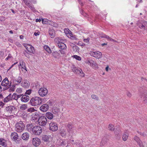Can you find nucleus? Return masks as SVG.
Masks as SVG:
<instances>
[{"label": "nucleus", "instance_id": "obj_1", "mask_svg": "<svg viewBox=\"0 0 147 147\" xmlns=\"http://www.w3.org/2000/svg\"><path fill=\"white\" fill-rule=\"evenodd\" d=\"M42 102L41 98L38 97H32L30 100V104L33 106H37L41 104Z\"/></svg>", "mask_w": 147, "mask_h": 147}, {"label": "nucleus", "instance_id": "obj_2", "mask_svg": "<svg viewBox=\"0 0 147 147\" xmlns=\"http://www.w3.org/2000/svg\"><path fill=\"white\" fill-rule=\"evenodd\" d=\"M11 85V82L9 81L7 78H5L2 82L1 83V85L4 86L3 88V89L4 90H7L9 88Z\"/></svg>", "mask_w": 147, "mask_h": 147}, {"label": "nucleus", "instance_id": "obj_3", "mask_svg": "<svg viewBox=\"0 0 147 147\" xmlns=\"http://www.w3.org/2000/svg\"><path fill=\"white\" fill-rule=\"evenodd\" d=\"M15 126L16 130L18 132H22L24 129V125L22 121L17 123L16 124Z\"/></svg>", "mask_w": 147, "mask_h": 147}, {"label": "nucleus", "instance_id": "obj_4", "mask_svg": "<svg viewBox=\"0 0 147 147\" xmlns=\"http://www.w3.org/2000/svg\"><path fill=\"white\" fill-rule=\"evenodd\" d=\"M49 130L52 131H56L58 129L57 124L54 122H51L49 123Z\"/></svg>", "mask_w": 147, "mask_h": 147}, {"label": "nucleus", "instance_id": "obj_5", "mask_svg": "<svg viewBox=\"0 0 147 147\" xmlns=\"http://www.w3.org/2000/svg\"><path fill=\"white\" fill-rule=\"evenodd\" d=\"M38 121L39 125L44 126L46 125L47 120L46 117L42 116L39 117Z\"/></svg>", "mask_w": 147, "mask_h": 147}, {"label": "nucleus", "instance_id": "obj_6", "mask_svg": "<svg viewBox=\"0 0 147 147\" xmlns=\"http://www.w3.org/2000/svg\"><path fill=\"white\" fill-rule=\"evenodd\" d=\"M42 131V129L40 126H35L33 127L32 128V132L35 135H40Z\"/></svg>", "mask_w": 147, "mask_h": 147}, {"label": "nucleus", "instance_id": "obj_7", "mask_svg": "<svg viewBox=\"0 0 147 147\" xmlns=\"http://www.w3.org/2000/svg\"><path fill=\"white\" fill-rule=\"evenodd\" d=\"M55 41L57 43L59 48L62 49H65L66 48V45L63 43L61 42V40L58 38H55Z\"/></svg>", "mask_w": 147, "mask_h": 147}, {"label": "nucleus", "instance_id": "obj_8", "mask_svg": "<svg viewBox=\"0 0 147 147\" xmlns=\"http://www.w3.org/2000/svg\"><path fill=\"white\" fill-rule=\"evenodd\" d=\"M72 70L74 73L80 75L81 77H84V74L82 70L80 68H76V67H74L72 69Z\"/></svg>", "mask_w": 147, "mask_h": 147}, {"label": "nucleus", "instance_id": "obj_9", "mask_svg": "<svg viewBox=\"0 0 147 147\" xmlns=\"http://www.w3.org/2000/svg\"><path fill=\"white\" fill-rule=\"evenodd\" d=\"M39 94L41 96H44L47 94L48 92V90L45 88H40L38 91Z\"/></svg>", "mask_w": 147, "mask_h": 147}, {"label": "nucleus", "instance_id": "obj_10", "mask_svg": "<svg viewBox=\"0 0 147 147\" xmlns=\"http://www.w3.org/2000/svg\"><path fill=\"white\" fill-rule=\"evenodd\" d=\"M90 54L91 56H92L96 58L99 59L102 57V53L99 51L97 52H91Z\"/></svg>", "mask_w": 147, "mask_h": 147}, {"label": "nucleus", "instance_id": "obj_11", "mask_svg": "<svg viewBox=\"0 0 147 147\" xmlns=\"http://www.w3.org/2000/svg\"><path fill=\"white\" fill-rule=\"evenodd\" d=\"M49 109V105L47 104H45L41 105L40 108V110L43 112L47 111Z\"/></svg>", "mask_w": 147, "mask_h": 147}, {"label": "nucleus", "instance_id": "obj_12", "mask_svg": "<svg viewBox=\"0 0 147 147\" xmlns=\"http://www.w3.org/2000/svg\"><path fill=\"white\" fill-rule=\"evenodd\" d=\"M40 140L38 138L33 139L32 144L35 146H38L40 144Z\"/></svg>", "mask_w": 147, "mask_h": 147}, {"label": "nucleus", "instance_id": "obj_13", "mask_svg": "<svg viewBox=\"0 0 147 147\" xmlns=\"http://www.w3.org/2000/svg\"><path fill=\"white\" fill-rule=\"evenodd\" d=\"M26 48L27 51L30 53L34 54L35 51L34 47L31 45H27L26 46Z\"/></svg>", "mask_w": 147, "mask_h": 147}, {"label": "nucleus", "instance_id": "obj_14", "mask_svg": "<svg viewBox=\"0 0 147 147\" xmlns=\"http://www.w3.org/2000/svg\"><path fill=\"white\" fill-rule=\"evenodd\" d=\"M26 80H24L21 83L22 86L24 88H28L30 86V84Z\"/></svg>", "mask_w": 147, "mask_h": 147}, {"label": "nucleus", "instance_id": "obj_15", "mask_svg": "<svg viewBox=\"0 0 147 147\" xmlns=\"http://www.w3.org/2000/svg\"><path fill=\"white\" fill-rule=\"evenodd\" d=\"M29 99V97L26 95H23L21 98V101L24 102H27Z\"/></svg>", "mask_w": 147, "mask_h": 147}, {"label": "nucleus", "instance_id": "obj_16", "mask_svg": "<svg viewBox=\"0 0 147 147\" xmlns=\"http://www.w3.org/2000/svg\"><path fill=\"white\" fill-rule=\"evenodd\" d=\"M11 137L12 140L15 141L17 140L18 139V136L17 133L14 132L11 133Z\"/></svg>", "mask_w": 147, "mask_h": 147}, {"label": "nucleus", "instance_id": "obj_17", "mask_svg": "<svg viewBox=\"0 0 147 147\" xmlns=\"http://www.w3.org/2000/svg\"><path fill=\"white\" fill-rule=\"evenodd\" d=\"M11 100H12L11 94H10L8 96L4 98L3 101L4 102H7Z\"/></svg>", "mask_w": 147, "mask_h": 147}, {"label": "nucleus", "instance_id": "obj_18", "mask_svg": "<svg viewBox=\"0 0 147 147\" xmlns=\"http://www.w3.org/2000/svg\"><path fill=\"white\" fill-rule=\"evenodd\" d=\"M22 137L24 140H27L29 138V134L27 132L24 133L22 135Z\"/></svg>", "mask_w": 147, "mask_h": 147}, {"label": "nucleus", "instance_id": "obj_19", "mask_svg": "<svg viewBox=\"0 0 147 147\" xmlns=\"http://www.w3.org/2000/svg\"><path fill=\"white\" fill-rule=\"evenodd\" d=\"M46 117L49 119H51L53 118V114L50 112H47L46 114Z\"/></svg>", "mask_w": 147, "mask_h": 147}, {"label": "nucleus", "instance_id": "obj_20", "mask_svg": "<svg viewBox=\"0 0 147 147\" xmlns=\"http://www.w3.org/2000/svg\"><path fill=\"white\" fill-rule=\"evenodd\" d=\"M0 145L4 147L6 146H7L6 140L3 138H0Z\"/></svg>", "mask_w": 147, "mask_h": 147}, {"label": "nucleus", "instance_id": "obj_21", "mask_svg": "<svg viewBox=\"0 0 147 147\" xmlns=\"http://www.w3.org/2000/svg\"><path fill=\"white\" fill-rule=\"evenodd\" d=\"M60 135L62 137L65 136L66 135V131L65 129H61L60 130Z\"/></svg>", "mask_w": 147, "mask_h": 147}, {"label": "nucleus", "instance_id": "obj_22", "mask_svg": "<svg viewBox=\"0 0 147 147\" xmlns=\"http://www.w3.org/2000/svg\"><path fill=\"white\" fill-rule=\"evenodd\" d=\"M49 33L51 38H53L55 35V32L54 30L52 29H50L49 30Z\"/></svg>", "mask_w": 147, "mask_h": 147}, {"label": "nucleus", "instance_id": "obj_23", "mask_svg": "<svg viewBox=\"0 0 147 147\" xmlns=\"http://www.w3.org/2000/svg\"><path fill=\"white\" fill-rule=\"evenodd\" d=\"M147 25V22L144 21L141 25H139V27L141 29H145V27Z\"/></svg>", "mask_w": 147, "mask_h": 147}, {"label": "nucleus", "instance_id": "obj_24", "mask_svg": "<svg viewBox=\"0 0 147 147\" xmlns=\"http://www.w3.org/2000/svg\"><path fill=\"white\" fill-rule=\"evenodd\" d=\"M128 137V134L126 133L125 132L123 134L122 139L124 141H126Z\"/></svg>", "mask_w": 147, "mask_h": 147}, {"label": "nucleus", "instance_id": "obj_25", "mask_svg": "<svg viewBox=\"0 0 147 147\" xmlns=\"http://www.w3.org/2000/svg\"><path fill=\"white\" fill-rule=\"evenodd\" d=\"M66 127L67 130V131L73 129V125L71 123H68Z\"/></svg>", "mask_w": 147, "mask_h": 147}, {"label": "nucleus", "instance_id": "obj_26", "mask_svg": "<svg viewBox=\"0 0 147 147\" xmlns=\"http://www.w3.org/2000/svg\"><path fill=\"white\" fill-rule=\"evenodd\" d=\"M75 130L74 129L67 131L68 133V136H72L74 135L75 134Z\"/></svg>", "mask_w": 147, "mask_h": 147}, {"label": "nucleus", "instance_id": "obj_27", "mask_svg": "<svg viewBox=\"0 0 147 147\" xmlns=\"http://www.w3.org/2000/svg\"><path fill=\"white\" fill-rule=\"evenodd\" d=\"M51 137L50 136L44 135L42 137V140L48 142L49 140Z\"/></svg>", "mask_w": 147, "mask_h": 147}, {"label": "nucleus", "instance_id": "obj_28", "mask_svg": "<svg viewBox=\"0 0 147 147\" xmlns=\"http://www.w3.org/2000/svg\"><path fill=\"white\" fill-rule=\"evenodd\" d=\"M108 129L109 130L111 131H114L115 129L114 125L111 124H109L108 125Z\"/></svg>", "mask_w": 147, "mask_h": 147}, {"label": "nucleus", "instance_id": "obj_29", "mask_svg": "<svg viewBox=\"0 0 147 147\" xmlns=\"http://www.w3.org/2000/svg\"><path fill=\"white\" fill-rule=\"evenodd\" d=\"M20 65L21 66L22 69L26 70L25 63L22 60H21L20 61Z\"/></svg>", "mask_w": 147, "mask_h": 147}, {"label": "nucleus", "instance_id": "obj_30", "mask_svg": "<svg viewBox=\"0 0 147 147\" xmlns=\"http://www.w3.org/2000/svg\"><path fill=\"white\" fill-rule=\"evenodd\" d=\"M13 110V107L12 106H9L6 108L5 111L6 112L10 113Z\"/></svg>", "mask_w": 147, "mask_h": 147}, {"label": "nucleus", "instance_id": "obj_31", "mask_svg": "<svg viewBox=\"0 0 147 147\" xmlns=\"http://www.w3.org/2000/svg\"><path fill=\"white\" fill-rule=\"evenodd\" d=\"M53 56L55 58H58L60 57V54L57 51H55L53 53Z\"/></svg>", "mask_w": 147, "mask_h": 147}, {"label": "nucleus", "instance_id": "obj_32", "mask_svg": "<svg viewBox=\"0 0 147 147\" xmlns=\"http://www.w3.org/2000/svg\"><path fill=\"white\" fill-rule=\"evenodd\" d=\"M44 49L48 53H51V51L49 47L47 45H45L44 46Z\"/></svg>", "mask_w": 147, "mask_h": 147}, {"label": "nucleus", "instance_id": "obj_33", "mask_svg": "<svg viewBox=\"0 0 147 147\" xmlns=\"http://www.w3.org/2000/svg\"><path fill=\"white\" fill-rule=\"evenodd\" d=\"M60 110L59 109L55 107L54 108L53 110L52 111L53 113L55 114H58Z\"/></svg>", "mask_w": 147, "mask_h": 147}, {"label": "nucleus", "instance_id": "obj_34", "mask_svg": "<svg viewBox=\"0 0 147 147\" xmlns=\"http://www.w3.org/2000/svg\"><path fill=\"white\" fill-rule=\"evenodd\" d=\"M32 124L28 125H27V130L29 132L32 131Z\"/></svg>", "mask_w": 147, "mask_h": 147}, {"label": "nucleus", "instance_id": "obj_35", "mask_svg": "<svg viewBox=\"0 0 147 147\" xmlns=\"http://www.w3.org/2000/svg\"><path fill=\"white\" fill-rule=\"evenodd\" d=\"M26 3H27V5L31 9L33 10L34 9V8L33 7V5L30 4L29 3H27L26 2Z\"/></svg>", "mask_w": 147, "mask_h": 147}, {"label": "nucleus", "instance_id": "obj_36", "mask_svg": "<svg viewBox=\"0 0 147 147\" xmlns=\"http://www.w3.org/2000/svg\"><path fill=\"white\" fill-rule=\"evenodd\" d=\"M27 105H26L24 104L22 105L20 107V109L21 110H25L27 108Z\"/></svg>", "mask_w": 147, "mask_h": 147}, {"label": "nucleus", "instance_id": "obj_37", "mask_svg": "<svg viewBox=\"0 0 147 147\" xmlns=\"http://www.w3.org/2000/svg\"><path fill=\"white\" fill-rule=\"evenodd\" d=\"M74 58L80 61L81 60V58L80 57L77 55H74L72 56Z\"/></svg>", "mask_w": 147, "mask_h": 147}, {"label": "nucleus", "instance_id": "obj_38", "mask_svg": "<svg viewBox=\"0 0 147 147\" xmlns=\"http://www.w3.org/2000/svg\"><path fill=\"white\" fill-rule=\"evenodd\" d=\"M133 139L134 140H135L137 142V143H138L139 141H141L139 138L136 136H135Z\"/></svg>", "mask_w": 147, "mask_h": 147}, {"label": "nucleus", "instance_id": "obj_39", "mask_svg": "<svg viewBox=\"0 0 147 147\" xmlns=\"http://www.w3.org/2000/svg\"><path fill=\"white\" fill-rule=\"evenodd\" d=\"M35 110L34 108H30L28 109L27 111L30 113H31L35 111Z\"/></svg>", "mask_w": 147, "mask_h": 147}, {"label": "nucleus", "instance_id": "obj_40", "mask_svg": "<svg viewBox=\"0 0 147 147\" xmlns=\"http://www.w3.org/2000/svg\"><path fill=\"white\" fill-rule=\"evenodd\" d=\"M22 80V78L20 77H19L17 80H16V82H17L18 84L21 83Z\"/></svg>", "mask_w": 147, "mask_h": 147}, {"label": "nucleus", "instance_id": "obj_41", "mask_svg": "<svg viewBox=\"0 0 147 147\" xmlns=\"http://www.w3.org/2000/svg\"><path fill=\"white\" fill-rule=\"evenodd\" d=\"M11 97L12 98V99H13L16 100L17 101V99L16 98H17V94L15 93H13V94L12 95H11Z\"/></svg>", "mask_w": 147, "mask_h": 147}, {"label": "nucleus", "instance_id": "obj_42", "mask_svg": "<svg viewBox=\"0 0 147 147\" xmlns=\"http://www.w3.org/2000/svg\"><path fill=\"white\" fill-rule=\"evenodd\" d=\"M143 101L144 103L147 105V94L144 98Z\"/></svg>", "mask_w": 147, "mask_h": 147}, {"label": "nucleus", "instance_id": "obj_43", "mask_svg": "<svg viewBox=\"0 0 147 147\" xmlns=\"http://www.w3.org/2000/svg\"><path fill=\"white\" fill-rule=\"evenodd\" d=\"M90 40L89 38L88 37L87 38L84 39L83 41L84 42L88 43Z\"/></svg>", "mask_w": 147, "mask_h": 147}, {"label": "nucleus", "instance_id": "obj_44", "mask_svg": "<svg viewBox=\"0 0 147 147\" xmlns=\"http://www.w3.org/2000/svg\"><path fill=\"white\" fill-rule=\"evenodd\" d=\"M15 85H12V87L9 89V90L10 91H14L15 89Z\"/></svg>", "mask_w": 147, "mask_h": 147}, {"label": "nucleus", "instance_id": "obj_45", "mask_svg": "<svg viewBox=\"0 0 147 147\" xmlns=\"http://www.w3.org/2000/svg\"><path fill=\"white\" fill-rule=\"evenodd\" d=\"M59 51L60 52L61 54L62 55H65V50H63V49L59 50Z\"/></svg>", "mask_w": 147, "mask_h": 147}, {"label": "nucleus", "instance_id": "obj_46", "mask_svg": "<svg viewBox=\"0 0 147 147\" xmlns=\"http://www.w3.org/2000/svg\"><path fill=\"white\" fill-rule=\"evenodd\" d=\"M11 58H12V56L10 54H9L8 55V57L5 58V60L7 61L8 60L10 59Z\"/></svg>", "mask_w": 147, "mask_h": 147}, {"label": "nucleus", "instance_id": "obj_47", "mask_svg": "<svg viewBox=\"0 0 147 147\" xmlns=\"http://www.w3.org/2000/svg\"><path fill=\"white\" fill-rule=\"evenodd\" d=\"M22 91V90L20 88H18L16 90V92L18 93H21Z\"/></svg>", "mask_w": 147, "mask_h": 147}, {"label": "nucleus", "instance_id": "obj_48", "mask_svg": "<svg viewBox=\"0 0 147 147\" xmlns=\"http://www.w3.org/2000/svg\"><path fill=\"white\" fill-rule=\"evenodd\" d=\"M32 90H27L26 92V94L28 95H30L31 93Z\"/></svg>", "mask_w": 147, "mask_h": 147}, {"label": "nucleus", "instance_id": "obj_49", "mask_svg": "<svg viewBox=\"0 0 147 147\" xmlns=\"http://www.w3.org/2000/svg\"><path fill=\"white\" fill-rule=\"evenodd\" d=\"M106 143V141H105V139H102V140L101 142L100 145H104V144H105Z\"/></svg>", "mask_w": 147, "mask_h": 147}, {"label": "nucleus", "instance_id": "obj_50", "mask_svg": "<svg viewBox=\"0 0 147 147\" xmlns=\"http://www.w3.org/2000/svg\"><path fill=\"white\" fill-rule=\"evenodd\" d=\"M74 144H75L76 146L77 147H79L80 146V143L78 141H77Z\"/></svg>", "mask_w": 147, "mask_h": 147}, {"label": "nucleus", "instance_id": "obj_51", "mask_svg": "<svg viewBox=\"0 0 147 147\" xmlns=\"http://www.w3.org/2000/svg\"><path fill=\"white\" fill-rule=\"evenodd\" d=\"M91 97L92 98L94 99H97L98 98L97 97V96L93 94L91 96Z\"/></svg>", "mask_w": 147, "mask_h": 147}, {"label": "nucleus", "instance_id": "obj_52", "mask_svg": "<svg viewBox=\"0 0 147 147\" xmlns=\"http://www.w3.org/2000/svg\"><path fill=\"white\" fill-rule=\"evenodd\" d=\"M138 144L140 147H144V146L142 144V143L141 141H139Z\"/></svg>", "mask_w": 147, "mask_h": 147}, {"label": "nucleus", "instance_id": "obj_53", "mask_svg": "<svg viewBox=\"0 0 147 147\" xmlns=\"http://www.w3.org/2000/svg\"><path fill=\"white\" fill-rule=\"evenodd\" d=\"M71 39L73 40H77V38L75 36H72L71 37Z\"/></svg>", "mask_w": 147, "mask_h": 147}, {"label": "nucleus", "instance_id": "obj_54", "mask_svg": "<svg viewBox=\"0 0 147 147\" xmlns=\"http://www.w3.org/2000/svg\"><path fill=\"white\" fill-rule=\"evenodd\" d=\"M127 95L129 97H131V94L129 92H127Z\"/></svg>", "mask_w": 147, "mask_h": 147}, {"label": "nucleus", "instance_id": "obj_55", "mask_svg": "<svg viewBox=\"0 0 147 147\" xmlns=\"http://www.w3.org/2000/svg\"><path fill=\"white\" fill-rule=\"evenodd\" d=\"M25 56L27 58H29L30 57L29 55L27 53H24Z\"/></svg>", "mask_w": 147, "mask_h": 147}, {"label": "nucleus", "instance_id": "obj_56", "mask_svg": "<svg viewBox=\"0 0 147 147\" xmlns=\"http://www.w3.org/2000/svg\"><path fill=\"white\" fill-rule=\"evenodd\" d=\"M4 55V52L2 51H0V56L2 57Z\"/></svg>", "mask_w": 147, "mask_h": 147}, {"label": "nucleus", "instance_id": "obj_57", "mask_svg": "<svg viewBox=\"0 0 147 147\" xmlns=\"http://www.w3.org/2000/svg\"><path fill=\"white\" fill-rule=\"evenodd\" d=\"M22 94H20V95H17V99H18L20 98L22 96Z\"/></svg>", "mask_w": 147, "mask_h": 147}, {"label": "nucleus", "instance_id": "obj_58", "mask_svg": "<svg viewBox=\"0 0 147 147\" xmlns=\"http://www.w3.org/2000/svg\"><path fill=\"white\" fill-rule=\"evenodd\" d=\"M109 40H110V41H112L113 42H118L117 41H116L115 40H114V39H112V38H110Z\"/></svg>", "mask_w": 147, "mask_h": 147}, {"label": "nucleus", "instance_id": "obj_59", "mask_svg": "<svg viewBox=\"0 0 147 147\" xmlns=\"http://www.w3.org/2000/svg\"><path fill=\"white\" fill-rule=\"evenodd\" d=\"M39 33H40V32H35L34 33V34L35 36H37L39 35Z\"/></svg>", "mask_w": 147, "mask_h": 147}, {"label": "nucleus", "instance_id": "obj_60", "mask_svg": "<svg viewBox=\"0 0 147 147\" xmlns=\"http://www.w3.org/2000/svg\"><path fill=\"white\" fill-rule=\"evenodd\" d=\"M41 20L40 19H36V22H41Z\"/></svg>", "mask_w": 147, "mask_h": 147}, {"label": "nucleus", "instance_id": "obj_61", "mask_svg": "<svg viewBox=\"0 0 147 147\" xmlns=\"http://www.w3.org/2000/svg\"><path fill=\"white\" fill-rule=\"evenodd\" d=\"M105 38L107 39H110V37L109 36H108L107 35H105Z\"/></svg>", "mask_w": 147, "mask_h": 147}, {"label": "nucleus", "instance_id": "obj_62", "mask_svg": "<svg viewBox=\"0 0 147 147\" xmlns=\"http://www.w3.org/2000/svg\"><path fill=\"white\" fill-rule=\"evenodd\" d=\"M78 0L80 4H81L82 5H83V3L82 2H81L80 0Z\"/></svg>", "mask_w": 147, "mask_h": 147}, {"label": "nucleus", "instance_id": "obj_63", "mask_svg": "<svg viewBox=\"0 0 147 147\" xmlns=\"http://www.w3.org/2000/svg\"><path fill=\"white\" fill-rule=\"evenodd\" d=\"M3 97L2 94H0V99L3 98Z\"/></svg>", "mask_w": 147, "mask_h": 147}, {"label": "nucleus", "instance_id": "obj_64", "mask_svg": "<svg viewBox=\"0 0 147 147\" xmlns=\"http://www.w3.org/2000/svg\"><path fill=\"white\" fill-rule=\"evenodd\" d=\"M142 80V81H143V80H145L146 81V82H147V79H146V78H142V79H141Z\"/></svg>", "mask_w": 147, "mask_h": 147}]
</instances>
